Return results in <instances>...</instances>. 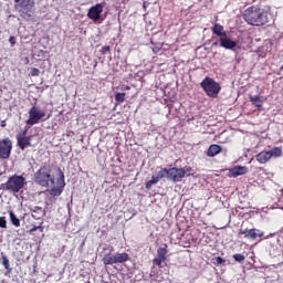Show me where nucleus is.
Here are the masks:
<instances>
[{"label":"nucleus","mask_w":283,"mask_h":283,"mask_svg":"<svg viewBox=\"0 0 283 283\" xmlns=\"http://www.w3.org/2000/svg\"><path fill=\"white\" fill-rule=\"evenodd\" d=\"M243 19L249 25H266L269 23V12L258 7H249L243 12Z\"/></svg>","instance_id":"obj_1"},{"label":"nucleus","mask_w":283,"mask_h":283,"mask_svg":"<svg viewBox=\"0 0 283 283\" xmlns=\"http://www.w3.org/2000/svg\"><path fill=\"white\" fill-rule=\"evenodd\" d=\"M14 10L23 21H32L36 12V2L34 0H13Z\"/></svg>","instance_id":"obj_2"},{"label":"nucleus","mask_w":283,"mask_h":283,"mask_svg":"<svg viewBox=\"0 0 283 283\" xmlns=\"http://www.w3.org/2000/svg\"><path fill=\"white\" fill-rule=\"evenodd\" d=\"M35 185L40 187H49L56 185V178L52 175V166L43 165L33 175Z\"/></svg>","instance_id":"obj_3"},{"label":"nucleus","mask_w":283,"mask_h":283,"mask_svg":"<svg viewBox=\"0 0 283 283\" xmlns=\"http://www.w3.org/2000/svg\"><path fill=\"white\" fill-rule=\"evenodd\" d=\"M28 185L23 175H12L7 182L2 184V189L9 193H19Z\"/></svg>","instance_id":"obj_4"},{"label":"nucleus","mask_w":283,"mask_h":283,"mask_svg":"<svg viewBox=\"0 0 283 283\" xmlns=\"http://www.w3.org/2000/svg\"><path fill=\"white\" fill-rule=\"evenodd\" d=\"M200 87L203 90L205 94L209 96V98H218V95L222 90V86H220V83L216 82L213 77H209V76H206L200 82Z\"/></svg>","instance_id":"obj_5"},{"label":"nucleus","mask_w":283,"mask_h":283,"mask_svg":"<svg viewBox=\"0 0 283 283\" xmlns=\"http://www.w3.org/2000/svg\"><path fill=\"white\" fill-rule=\"evenodd\" d=\"M109 253L104 254L102 262L105 266L113 265V264H125L129 260V254L126 252L119 253H112L114 251V247L108 248Z\"/></svg>","instance_id":"obj_6"},{"label":"nucleus","mask_w":283,"mask_h":283,"mask_svg":"<svg viewBox=\"0 0 283 283\" xmlns=\"http://www.w3.org/2000/svg\"><path fill=\"white\" fill-rule=\"evenodd\" d=\"M282 156V148L274 147L270 150H262L255 156V159L260 163V165H266L271 158H280Z\"/></svg>","instance_id":"obj_7"},{"label":"nucleus","mask_w":283,"mask_h":283,"mask_svg":"<svg viewBox=\"0 0 283 283\" xmlns=\"http://www.w3.org/2000/svg\"><path fill=\"white\" fill-rule=\"evenodd\" d=\"M44 118L45 111L39 108V106H32L29 109V118L25 123L32 127L33 125H39V123H41V120H43Z\"/></svg>","instance_id":"obj_8"},{"label":"nucleus","mask_w":283,"mask_h":283,"mask_svg":"<svg viewBox=\"0 0 283 283\" xmlns=\"http://www.w3.org/2000/svg\"><path fill=\"white\" fill-rule=\"evenodd\" d=\"M88 19L93 21V23H98V21H105V17H103V6L101 3H96L91 7L87 12Z\"/></svg>","instance_id":"obj_9"},{"label":"nucleus","mask_w":283,"mask_h":283,"mask_svg":"<svg viewBox=\"0 0 283 283\" xmlns=\"http://www.w3.org/2000/svg\"><path fill=\"white\" fill-rule=\"evenodd\" d=\"M213 45H219L224 50H231L234 52L235 48H238V41H234L231 39V36H229V34H226L222 38H219L218 42H214Z\"/></svg>","instance_id":"obj_10"},{"label":"nucleus","mask_w":283,"mask_h":283,"mask_svg":"<svg viewBox=\"0 0 283 283\" xmlns=\"http://www.w3.org/2000/svg\"><path fill=\"white\" fill-rule=\"evenodd\" d=\"M12 154V140L10 138L0 139V158L8 160Z\"/></svg>","instance_id":"obj_11"},{"label":"nucleus","mask_w":283,"mask_h":283,"mask_svg":"<svg viewBox=\"0 0 283 283\" xmlns=\"http://www.w3.org/2000/svg\"><path fill=\"white\" fill-rule=\"evenodd\" d=\"M17 143L19 149H28V147H32V137H28V129H24L17 134Z\"/></svg>","instance_id":"obj_12"},{"label":"nucleus","mask_w":283,"mask_h":283,"mask_svg":"<svg viewBox=\"0 0 283 283\" xmlns=\"http://www.w3.org/2000/svg\"><path fill=\"white\" fill-rule=\"evenodd\" d=\"M182 178H185V168H168V178L171 182H182Z\"/></svg>","instance_id":"obj_13"},{"label":"nucleus","mask_w":283,"mask_h":283,"mask_svg":"<svg viewBox=\"0 0 283 283\" xmlns=\"http://www.w3.org/2000/svg\"><path fill=\"white\" fill-rule=\"evenodd\" d=\"M283 239L281 237H277L275 241L270 243L269 253L271 258H280L282 255L283 251Z\"/></svg>","instance_id":"obj_14"},{"label":"nucleus","mask_w":283,"mask_h":283,"mask_svg":"<svg viewBox=\"0 0 283 283\" xmlns=\"http://www.w3.org/2000/svg\"><path fill=\"white\" fill-rule=\"evenodd\" d=\"M240 235H244L248 240H258V238H264V232L258 230L255 228L252 229H240L239 230V238Z\"/></svg>","instance_id":"obj_15"},{"label":"nucleus","mask_w":283,"mask_h":283,"mask_svg":"<svg viewBox=\"0 0 283 283\" xmlns=\"http://www.w3.org/2000/svg\"><path fill=\"white\" fill-rule=\"evenodd\" d=\"M60 171V178L57 179V186H54L50 190V196H61L63 193V189H65V175H63V171L59 169Z\"/></svg>","instance_id":"obj_16"},{"label":"nucleus","mask_w":283,"mask_h":283,"mask_svg":"<svg viewBox=\"0 0 283 283\" xmlns=\"http://www.w3.org/2000/svg\"><path fill=\"white\" fill-rule=\"evenodd\" d=\"M167 244L164 245V248H159L157 250V255L155 256V259L153 260V264L155 266H163V262H165V260H167Z\"/></svg>","instance_id":"obj_17"},{"label":"nucleus","mask_w":283,"mask_h":283,"mask_svg":"<svg viewBox=\"0 0 283 283\" xmlns=\"http://www.w3.org/2000/svg\"><path fill=\"white\" fill-rule=\"evenodd\" d=\"M245 174H249L247 166H235L229 170L228 176L229 178H238V176H244Z\"/></svg>","instance_id":"obj_18"},{"label":"nucleus","mask_w":283,"mask_h":283,"mask_svg":"<svg viewBox=\"0 0 283 283\" xmlns=\"http://www.w3.org/2000/svg\"><path fill=\"white\" fill-rule=\"evenodd\" d=\"M250 102L256 109H262V105L266 102V97L259 95H250Z\"/></svg>","instance_id":"obj_19"},{"label":"nucleus","mask_w":283,"mask_h":283,"mask_svg":"<svg viewBox=\"0 0 283 283\" xmlns=\"http://www.w3.org/2000/svg\"><path fill=\"white\" fill-rule=\"evenodd\" d=\"M221 153H222V146L218 144H212L209 146L207 150V156L209 158H214V156H218V154H221Z\"/></svg>","instance_id":"obj_20"},{"label":"nucleus","mask_w":283,"mask_h":283,"mask_svg":"<svg viewBox=\"0 0 283 283\" xmlns=\"http://www.w3.org/2000/svg\"><path fill=\"white\" fill-rule=\"evenodd\" d=\"M212 34H216V36H219V39H222L227 35V31L224 30V27L220 23H214L212 27Z\"/></svg>","instance_id":"obj_21"},{"label":"nucleus","mask_w":283,"mask_h":283,"mask_svg":"<svg viewBox=\"0 0 283 283\" xmlns=\"http://www.w3.org/2000/svg\"><path fill=\"white\" fill-rule=\"evenodd\" d=\"M31 213H32V218H34V220H41V218H43V216H45V210L39 206H35L31 209Z\"/></svg>","instance_id":"obj_22"},{"label":"nucleus","mask_w":283,"mask_h":283,"mask_svg":"<svg viewBox=\"0 0 283 283\" xmlns=\"http://www.w3.org/2000/svg\"><path fill=\"white\" fill-rule=\"evenodd\" d=\"M1 262L4 269H7L8 273H12V268H10V260L6 256V253L1 252Z\"/></svg>","instance_id":"obj_23"},{"label":"nucleus","mask_w":283,"mask_h":283,"mask_svg":"<svg viewBox=\"0 0 283 283\" xmlns=\"http://www.w3.org/2000/svg\"><path fill=\"white\" fill-rule=\"evenodd\" d=\"M9 216L11 224H13V227H21V221L19 220V218H17V214H14L12 210L9 211Z\"/></svg>","instance_id":"obj_24"},{"label":"nucleus","mask_w":283,"mask_h":283,"mask_svg":"<svg viewBox=\"0 0 283 283\" xmlns=\"http://www.w3.org/2000/svg\"><path fill=\"white\" fill-rule=\"evenodd\" d=\"M169 168H161L155 178H158V180H163V178H168Z\"/></svg>","instance_id":"obj_25"},{"label":"nucleus","mask_w":283,"mask_h":283,"mask_svg":"<svg viewBox=\"0 0 283 283\" xmlns=\"http://www.w3.org/2000/svg\"><path fill=\"white\" fill-rule=\"evenodd\" d=\"M159 181L160 180L156 176H153L151 179L146 182V189H151V187H154V185H157Z\"/></svg>","instance_id":"obj_26"},{"label":"nucleus","mask_w":283,"mask_h":283,"mask_svg":"<svg viewBox=\"0 0 283 283\" xmlns=\"http://www.w3.org/2000/svg\"><path fill=\"white\" fill-rule=\"evenodd\" d=\"M125 93H117L115 94V101L117 105H120V103H125Z\"/></svg>","instance_id":"obj_27"},{"label":"nucleus","mask_w":283,"mask_h":283,"mask_svg":"<svg viewBox=\"0 0 283 283\" xmlns=\"http://www.w3.org/2000/svg\"><path fill=\"white\" fill-rule=\"evenodd\" d=\"M233 260L235 262H244V260H247V258L243 254L237 253L233 255Z\"/></svg>","instance_id":"obj_28"},{"label":"nucleus","mask_w":283,"mask_h":283,"mask_svg":"<svg viewBox=\"0 0 283 283\" xmlns=\"http://www.w3.org/2000/svg\"><path fill=\"white\" fill-rule=\"evenodd\" d=\"M8 228V221L6 220V217H0V229H7Z\"/></svg>","instance_id":"obj_29"},{"label":"nucleus","mask_w":283,"mask_h":283,"mask_svg":"<svg viewBox=\"0 0 283 283\" xmlns=\"http://www.w3.org/2000/svg\"><path fill=\"white\" fill-rule=\"evenodd\" d=\"M43 226H34L29 230V233H34V231H40L41 233H43Z\"/></svg>","instance_id":"obj_30"},{"label":"nucleus","mask_w":283,"mask_h":283,"mask_svg":"<svg viewBox=\"0 0 283 283\" xmlns=\"http://www.w3.org/2000/svg\"><path fill=\"white\" fill-rule=\"evenodd\" d=\"M41 74V71L36 67H32L30 71V76H39Z\"/></svg>","instance_id":"obj_31"},{"label":"nucleus","mask_w":283,"mask_h":283,"mask_svg":"<svg viewBox=\"0 0 283 283\" xmlns=\"http://www.w3.org/2000/svg\"><path fill=\"white\" fill-rule=\"evenodd\" d=\"M191 171H193V169L191 167H187L186 169L184 168L185 176H187V177L193 176V174H191Z\"/></svg>","instance_id":"obj_32"},{"label":"nucleus","mask_w":283,"mask_h":283,"mask_svg":"<svg viewBox=\"0 0 283 283\" xmlns=\"http://www.w3.org/2000/svg\"><path fill=\"white\" fill-rule=\"evenodd\" d=\"M160 50H163V44L153 48L154 54H158Z\"/></svg>","instance_id":"obj_33"},{"label":"nucleus","mask_w":283,"mask_h":283,"mask_svg":"<svg viewBox=\"0 0 283 283\" xmlns=\"http://www.w3.org/2000/svg\"><path fill=\"white\" fill-rule=\"evenodd\" d=\"M216 262H217V264H224V262H227V260H224L222 256H218L216 259Z\"/></svg>","instance_id":"obj_34"},{"label":"nucleus","mask_w":283,"mask_h":283,"mask_svg":"<svg viewBox=\"0 0 283 283\" xmlns=\"http://www.w3.org/2000/svg\"><path fill=\"white\" fill-rule=\"evenodd\" d=\"M109 50H111L109 45H104V46L102 48L103 54H106V52H109Z\"/></svg>","instance_id":"obj_35"},{"label":"nucleus","mask_w":283,"mask_h":283,"mask_svg":"<svg viewBox=\"0 0 283 283\" xmlns=\"http://www.w3.org/2000/svg\"><path fill=\"white\" fill-rule=\"evenodd\" d=\"M148 7H149V2L148 1H144L143 2L144 10H147Z\"/></svg>","instance_id":"obj_36"},{"label":"nucleus","mask_w":283,"mask_h":283,"mask_svg":"<svg viewBox=\"0 0 283 283\" xmlns=\"http://www.w3.org/2000/svg\"><path fill=\"white\" fill-rule=\"evenodd\" d=\"M122 90H124L125 92H127V91L132 90V87L128 86V85H126V86H123Z\"/></svg>","instance_id":"obj_37"},{"label":"nucleus","mask_w":283,"mask_h":283,"mask_svg":"<svg viewBox=\"0 0 283 283\" xmlns=\"http://www.w3.org/2000/svg\"><path fill=\"white\" fill-rule=\"evenodd\" d=\"M9 41L11 45H14V36H11Z\"/></svg>","instance_id":"obj_38"},{"label":"nucleus","mask_w":283,"mask_h":283,"mask_svg":"<svg viewBox=\"0 0 283 283\" xmlns=\"http://www.w3.org/2000/svg\"><path fill=\"white\" fill-rule=\"evenodd\" d=\"M1 127H6V120L1 122Z\"/></svg>","instance_id":"obj_39"},{"label":"nucleus","mask_w":283,"mask_h":283,"mask_svg":"<svg viewBox=\"0 0 283 283\" xmlns=\"http://www.w3.org/2000/svg\"><path fill=\"white\" fill-rule=\"evenodd\" d=\"M48 118H50V115H48V117H46V118H44V120H48Z\"/></svg>","instance_id":"obj_40"}]
</instances>
